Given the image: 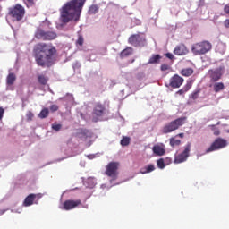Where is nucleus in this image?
Returning a JSON list of instances; mask_svg holds the SVG:
<instances>
[{"label": "nucleus", "instance_id": "nucleus-29", "mask_svg": "<svg viewBox=\"0 0 229 229\" xmlns=\"http://www.w3.org/2000/svg\"><path fill=\"white\" fill-rule=\"evenodd\" d=\"M23 3L27 8H31V6H35V0H23Z\"/></svg>", "mask_w": 229, "mask_h": 229}, {"label": "nucleus", "instance_id": "nucleus-17", "mask_svg": "<svg viewBox=\"0 0 229 229\" xmlns=\"http://www.w3.org/2000/svg\"><path fill=\"white\" fill-rule=\"evenodd\" d=\"M36 199H40V196L33 193L28 195L23 201V206L31 207V205H33V203L35 202Z\"/></svg>", "mask_w": 229, "mask_h": 229}, {"label": "nucleus", "instance_id": "nucleus-8", "mask_svg": "<svg viewBox=\"0 0 229 229\" xmlns=\"http://www.w3.org/2000/svg\"><path fill=\"white\" fill-rule=\"evenodd\" d=\"M191 153V143H187L184 150L174 157V164H182V162H187Z\"/></svg>", "mask_w": 229, "mask_h": 229}, {"label": "nucleus", "instance_id": "nucleus-21", "mask_svg": "<svg viewBox=\"0 0 229 229\" xmlns=\"http://www.w3.org/2000/svg\"><path fill=\"white\" fill-rule=\"evenodd\" d=\"M182 76H185L189 78V76H192L194 74V70L192 68H184L181 71Z\"/></svg>", "mask_w": 229, "mask_h": 229}, {"label": "nucleus", "instance_id": "nucleus-12", "mask_svg": "<svg viewBox=\"0 0 229 229\" xmlns=\"http://www.w3.org/2000/svg\"><path fill=\"white\" fill-rule=\"evenodd\" d=\"M81 205V199H68L65 200L63 205L60 207L61 210H73V208H76L77 207H80Z\"/></svg>", "mask_w": 229, "mask_h": 229}, {"label": "nucleus", "instance_id": "nucleus-34", "mask_svg": "<svg viewBox=\"0 0 229 229\" xmlns=\"http://www.w3.org/2000/svg\"><path fill=\"white\" fill-rule=\"evenodd\" d=\"M210 128L212 129V131H214V135L217 136L220 135L221 131H219V129L216 128V125H209Z\"/></svg>", "mask_w": 229, "mask_h": 229}, {"label": "nucleus", "instance_id": "nucleus-1", "mask_svg": "<svg viewBox=\"0 0 229 229\" xmlns=\"http://www.w3.org/2000/svg\"><path fill=\"white\" fill-rule=\"evenodd\" d=\"M36 64L39 67H51L56 62V48L46 43H38L33 49Z\"/></svg>", "mask_w": 229, "mask_h": 229}, {"label": "nucleus", "instance_id": "nucleus-14", "mask_svg": "<svg viewBox=\"0 0 229 229\" xmlns=\"http://www.w3.org/2000/svg\"><path fill=\"white\" fill-rule=\"evenodd\" d=\"M106 112V108L105 105L101 103H97L93 108V114L97 115V117H103V114Z\"/></svg>", "mask_w": 229, "mask_h": 229}, {"label": "nucleus", "instance_id": "nucleus-46", "mask_svg": "<svg viewBox=\"0 0 229 229\" xmlns=\"http://www.w3.org/2000/svg\"><path fill=\"white\" fill-rule=\"evenodd\" d=\"M175 137H180V139H183V137H185V134L183 132H181L177 134Z\"/></svg>", "mask_w": 229, "mask_h": 229}, {"label": "nucleus", "instance_id": "nucleus-6", "mask_svg": "<svg viewBox=\"0 0 229 229\" xmlns=\"http://www.w3.org/2000/svg\"><path fill=\"white\" fill-rule=\"evenodd\" d=\"M119 162H110L106 166L105 174L112 180H117L119 178Z\"/></svg>", "mask_w": 229, "mask_h": 229}, {"label": "nucleus", "instance_id": "nucleus-18", "mask_svg": "<svg viewBox=\"0 0 229 229\" xmlns=\"http://www.w3.org/2000/svg\"><path fill=\"white\" fill-rule=\"evenodd\" d=\"M130 55H133V48L127 47L120 53V58H126V56H130Z\"/></svg>", "mask_w": 229, "mask_h": 229}, {"label": "nucleus", "instance_id": "nucleus-37", "mask_svg": "<svg viewBox=\"0 0 229 229\" xmlns=\"http://www.w3.org/2000/svg\"><path fill=\"white\" fill-rule=\"evenodd\" d=\"M83 42H84L83 36L80 35L76 41V44H78V46H83Z\"/></svg>", "mask_w": 229, "mask_h": 229}, {"label": "nucleus", "instance_id": "nucleus-25", "mask_svg": "<svg viewBox=\"0 0 229 229\" xmlns=\"http://www.w3.org/2000/svg\"><path fill=\"white\" fill-rule=\"evenodd\" d=\"M39 119H46L47 117H49V109L47 107L43 108L39 114H38Z\"/></svg>", "mask_w": 229, "mask_h": 229}, {"label": "nucleus", "instance_id": "nucleus-28", "mask_svg": "<svg viewBox=\"0 0 229 229\" xmlns=\"http://www.w3.org/2000/svg\"><path fill=\"white\" fill-rule=\"evenodd\" d=\"M78 137L87 139L89 137V130L87 129H81L78 133Z\"/></svg>", "mask_w": 229, "mask_h": 229}, {"label": "nucleus", "instance_id": "nucleus-16", "mask_svg": "<svg viewBox=\"0 0 229 229\" xmlns=\"http://www.w3.org/2000/svg\"><path fill=\"white\" fill-rule=\"evenodd\" d=\"M152 151L157 157H164L165 155V146L164 144L154 145Z\"/></svg>", "mask_w": 229, "mask_h": 229}, {"label": "nucleus", "instance_id": "nucleus-19", "mask_svg": "<svg viewBox=\"0 0 229 229\" xmlns=\"http://www.w3.org/2000/svg\"><path fill=\"white\" fill-rule=\"evenodd\" d=\"M213 90L216 92V94L221 92L222 90H225V83L223 82H215L213 84Z\"/></svg>", "mask_w": 229, "mask_h": 229}, {"label": "nucleus", "instance_id": "nucleus-9", "mask_svg": "<svg viewBox=\"0 0 229 229\" xmlns=\"http://www.w3.org/2000/svg\"><path fill=\"white\" fill-rule=\"evenodd\" d=\"M227 143L226 140L222 138H217L211 144V146L206 150V153H212V151H217V149H223V148H226Z\"/></svg>", "mask_w": 229, "mask_h": 229}, {"label": "nucleus", "instance_id": "nucleus-39", "mask_svg": "<svg viewBox=\"0 0 229 229\" xmlns=\"http://www.w3.org/2000/svg\"><path fill=\"white\" fill-rule=\"evenodd\" d=\"M199 96V90H197L192 93L191 98H192V99H198Z\"/></svg>", "mask_w": 229, "mask_h": 229}, {"label": "nucleus", "instance_id": "nucleus-2", "mask_svg": "<svg viewBox=\"0 0 229 229\" xmlns=\"http://www.w3.org/2000/svg\"><path fill=\"white\" fill-rule=\"evenodd\" d=\"M86 2L87 0H71L66 3L61 10V22H64V24H67L71 21L78 22Z\"/></svg>", "mask_w": 229, "mask_h": 229}, {"label": "nucleus", "instance_id": "nucleus-32", "mask_svg": "<svg viewBox=\"0 0 229 229\" xmlns=\"http://www.w3.org/2000/svg\"><path fill=\"white\" fill-rule=\"evenodd\" d=\"M157 167L159 169H164L165 167V163L164 162V158H160L157 160Z\"/></svg>", "mask_w": 229, "mask_h": 229}, {"label": "nucleus", "instance_id": "nucleus-45", "mask_svg": "<svg viewBox=\"0 0 229 229\" xmlns=\"http://www.w3.org/2000/svg\"><path fill=\"white\" fill-rule=\"evenodd\" d=\"M224 12H225V13H228V14H229V5H225V6L224 7Z\"/></svg>", "mask_w": 229, "mask_h": 229}, {"label": "nucleus", "instance_id": "nucleus-4", "mask_svg": "<svg viewBox=\"0 0 229 229\" xmlns=\"http://www.w3.org/2000/svg\"><path fill=\"white\" fill-rule=\"evenodd\" d=\"M8 14L10 17H12L13 21L19 22L24 19V15H26V9H24V6L21 4H17L14 6L9 8Z\"/></svg>", "mask_w": 229, "mask_h": 229}, {"label": "nucleus", "instance_id": "nucleus-10", "mask_svg": "<svg viewBox=\"0 0 229 229\" xmlns=\"http://www.w3.org/2000/svg\"><path fill=\"white\" fill-rule=\"evenodd\" d=\"M183 77H181L178 74H174L169 80V83L165 84V87H170L171 89H180L181 86L183 85Z\"/></svg>", "mask_w": 229, "mask_h": 229}, {"label": "nucleus", "instance_id": "nucleus-33", "mask_svg": "<svg viewBox=\"0 0 229 229\" xmlns=\"http://www.w3.org/2000/svg\"><path fill=\"white\" fill-rule=\"evenodd\" d=\"M160 70L164 72L165 71H171V65L169 64H161Z\"/></svg>", "mask_w": 229, "mask_h": 229}, {"label": "nucleus", "instance_id": "nucleus-13", "mask_svg": "<svg viewBox=\"0 0 229 229\" xmlns=\"http://www.w3.org/2000/svg\"><path fill=\"white\" fill-rule=\"evenodd\" d=\"M208 76L210 78V81L212 83H216V81H219V80H221V77L223 76V72H221V69L219 68L216 70H209Z\"/></svg>", "mask_w": 229, "mask_h": 229}, {"label": "nucleus", "instance_id": "nucleus-42", "mask_svg": "<svg viewBox=\"0 0 229 229\" xmlns=\"http://www.w3.org/2000/svg\"><path fill=\"white\" fill-rule=\"evenodd\" d=\"M166 58H169V60H173L174 58V55L171 53H166L165 54Z\"/></svg>", "mask_w": 229, "mask_h": 229}, {"label": "nucleus", "instance_id": "nucleus-35", "mask_svg": "<svg viewBox=\"0 0 229 229\" xmlns=\"http://www.w3.org/2000/svg\"><path fill=\"white\" fill-rule=\"evenodd\" d=\"M35 117V114L31 113V111H29L26 114L27 121H33V118Z\"/></svg>", "mask_w": 229, "mask_h": 229}, {"label": "nucleus", "instance_id": "nucleus-36", "mask_svg": "<svg viewBox=\"0 0 229 229\" xmlns=\"http://www.w3.org/2000/svg\"><path fill=\"white\" fill-rule=\"evenodd\" d=\"M87 183H89V187H90L91 189L92 187H94V185H96V183H94V178L92 177L88 178Z\"/></svg>", "mask_w": 229, "mask_h": 229}, {"label": "nucleus", "instance_id": "nucleus-26", "mask_svg": "<svg viewBox=\"0 0 229 229\" xmlns=\"http://www.w3.org/2000/svg\"><path fill=\"white\" fill-rule=\"evenodd\" d=\"M99 12V6L98 4H92L89 9V15H96Z\"/></svg>", "mask_w": 229, "mask_h": 229}, {"label": "nucleus", "instance_id": "nucleus-44", "mask_svg": "<svg viewBox=\"0 0 229 229\" xmlns=\"http://www.w3.org/2000/svg\"><path fill=\"white\" fill-rule=\"evenodd\" d=\"M224 26H225V28H229V19H227V20H225V21H224Z\"/></svg>", "mask_w": 229, "mask_h": 229}, {"label": "nucleus", "instance_id": "nucleus-3", "mask_svg": "<svg viewBox=\"0 0 229 229\" xmlns=\"http://www.w3.org/2000/svg\"><path fill=\"white\" fill-rule=\"evenodd\" d=\"M186 121H187L186 116L177 118V119L166 123L162 128L161 131L164 135H167V133H173V131H176V130H179L181 126H183V124H185Z\"/></svg>", "mask_w": 229, "mask_h": 229}, {"label": "nucleus", "instance_id": "nucleus-22", "mask_svg": "<svg viewBox=\"0 0 229 229\" xmlns=\"http://www.w3.org/2000/svg\"><path fill=\"white\" fill-rule=\"evenodd\" d=\"M160 60H162V56L160 55H153L149 58L148 64H160Z\"/></svg>", "mask_w": 229, "mask_h": 229}, {"label": "nucleus", "instance_id": "nucleus-5", "mask_svg": "<svg viewBox=\"0 0 229 229\" xmlns=\"http://www.w3.org/2000/svg\"><path fill=\"white\" fill-rule=\"evenodd\" d=\"M212 49V43L209 41H202L199 43H195L191 47V52L195 55H207L208 51Z\"/></svg>", "mask_w": 229, "mask_h": 229}, {"label": "nucleus", "instance_id": "nucleus-7", "mask_svg": "<svg viewBox=\"0 0 229 229\" xmlns=\"http://www.w3.org/2000/svg\"><path fill=\"white\" fill-rule=\"evenodd\" d=\"M35 37L38 40H55L57 35L55 31H46L42 29H38L35 33Z\"/></svg>", "mask_w": 229, "mask_h": 229}, {"label": "nucleus", "instance_id": "nucleus-15", "mask_svg": "<svg viewBox=\"0 0 229 229\" xmlns=\"http://www.w3.org/2000/svg\"><path fill=\"white\" fill-rule=\"evenodd\" d=\"M189 53V49L184 44H180L175 47L174 49V54H175L177 56H183Z\"/></svg>", "mask_w": 229, "mask_h": 229}, {"label": "nucleus", "instance_id": "nucleus-27", "mask_svg": "<svg viewBox=\"0 0 229 229\" xmlns=\"http://www.w3.org/2000/svg\"><path fill=\"white\" fill-rule=\"evenodd\" d=\"M49 79H47V77H46L45 75H38V83H40V85H47V81Z\"/></svg>", "mask_w": 229, "mask_h": 229}, {"label": "nucleus", "instance_id": "nucleus-47", "mask_svg": "<svg viewBox=\"0 0 229 229\" xmlns=\"http://www.w3.org/2000/svg\"><path fill=\"white\" fill-rule=\"evenodd\" d=\"M5 210L4 209H0V216H3L4 214Z\"/></svg>", "mask_w": 229, "mask_h": 229}, {"label": "nucleus", "instance_id": "nucleus-11", "mask_svg": "<svg viewBox=\"0 0 229 229\" xmlns=\"http://www.w3.org/2000/svg\"><path fill=\"white\" fill-rule=\"evenodd\" d=\"M128 42L131 46H134V47H142L146 44V38L140 37L139 34H133L129 38Z\"/></svg>", "mask_w": 229, "mask_h": 229}, {"label": "nucleus", "instance_id": "nucleus-38", "mask_svg": "<svg viewBox=\"0 0 229 229\" xmlns=\"http://www.w3.org/2000/svg\"><path fill=\"white\" fill-rule=\"evenodd\" d=\"M58 109H59V107H58V105H56V104L50 106L51 112H58Z\"/></svg>", "mask_w": 229, "mask_h": 229}, {"label": "nucleus", "instance_id": "nucleus-24", "mask_svg": "<svg viewBox=\"0 0 229 229\" xmlns=\"http://www.w3.org/2000/svg\"><path fill=\"white\" fill-rule=\"evenodd\" d=\"M17 80V77L14 73H9L6 79L7 85H13L15 83V81Z\"/></svg>", "mask_w": 229, "mask_h": 229}, {"label": "nucleus", "instance_id": "nucleus-41", "mask_svg": "<svg viewBox=\"0 0 229 229\" xmlns=\"http://www.w3.org/2000/svg\"><path fill=\"white\" fill-rule=\"evenodd\" d=\"M185 92H187V91H185V89L182 88L177 91V94H179V96H183V94H185Z\"/></svg>", "mask_w": 229, "mask_h": 229}, {"label": "nucleus", "instance_id": "nucleus-30", "mask_svg": "<svg viewBox=\"0 0 229 229\" xmlns=\"http://www.w3.org/2000/svg\"><path fill=\"white\" fill-rule=\"evenodd\" d=\"M121 146H130V137H123Z\"/></svg>", "mask_w": 229, "mask_h": 229}, {"label": "nucleus", "instance_id": "nucleus-20", "mask_svg": "<svg viewBox=\"0 0 229 229\" xmlns=\"http://www.w3.org/2000/svg\"><path fill=\"white\" fill-rule=\"evenodd\" d=\"M155 170V165H148L147 166L140 169V173L141 174H147L148 173H153Z\"/></svg>", "mask_w": 229, "mask_h": 229}, {"label": "nucleus", "instance_id": "nucleus-40", "mask_svg": "<svg viewBox=\"0 0 229 229\" xmlns=\"http://www.w3.org/2000/svg\"><path fill=\"white\" fill-rule=\"evenodd\" d=\"M191 87H192V84L187 83V84L183 87V89L185 90V92H189V89H191Z\"/></svg>", "mask_w": 229, "mask_h": 229}, {"label": "nucleus", "instance_id": "nucleus-43", "mask_svg": "<svg viewBox=\"0 0 229 229\" xmlns=\"http://www.w3.org/2000/svg\"><path fill=\"white\" fill-rule=\"evenodd\" d=\"M3 115H4V109L3 107H0V121L3 119Z\"/></svg>", "mask_w": 229, "mask_h": 229}, {"label": "nucleus", "instance_id": "nucleus-48", "mask_svg": "<svg viewBox=\"0 0 229 229\" xmlns=\"http://www.w3.org/2000/svg\"><path fill=\"white\" fill-rule=\"evenodd\" d=\"M219 123H220L218 122L216 124L219 125Z\"/></svg>", "mask_w": 229, "mask_h": 229}, {"label": "nucleus", "instance_id": "nucleus-31", "mask_svg": "<svg viewBox=\"0 0 229 229\" xmlns=\"http://www.w3.org/2000/svg\"><path fill=\"white\" fill-rule=\"evenodd\" d=\"M52 130H55V131H60L62 130V124L54 123L52 124Z\"/></svg>", "mask_w": 229, "mask_h": 229}, {"label": "nucleus", "instance_id": "nucleus-23", "mask_svg": "<svg viewBox=\"0 0 229 229\" xmlns=\"http://www.w3.org/2000/svg\"><path fill=\"white\" fill-rule=\"evenodd\" d=\"M169 144L171 148H176V146H180V144H182V140H176V136L172 137L169 139Z\"/></svg>", "mask_w": 229, "mask_h": 229}]
</instances>
